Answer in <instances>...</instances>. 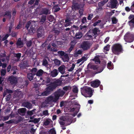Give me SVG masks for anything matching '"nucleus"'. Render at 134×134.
Wrapping results in <instances>:
<instances>
[{
  "mask_svg": "<svg viewBox=\"0 0 134 134\" xmlns=\"http://www.w3.org/2000/svg\"><path fill=\"white\" fill-rule=\"evenodd\" d=\"M65 93V91L59 89L55 92L54 93L48 97L47 100H58L60 97L63 96Z\"/></svg>",
  "mask_w": 134,
  "mask_h": 134,
  "instance_id": "f257e3e1",
  "label": "nucleus"
},
{
  "mask_svg": "<svg viewBox=\"0 0 134 134\" xmlns=\"http://www.w3.org/2000/svg\"><path fill=\"white\" fill-rule=\"evenodd\" d=\"M82 94L86 97H91L93 94V90L91 88L83 87L81 88Z\"/></svg>",
  "mask_w": 134,
  "mask_h": 134,
  "instance_id": "f03ea898",
  "label": "nucleus"
},
{
  "mask_svg": "<svg viewBox=\"0 0 134 134\" xmlns=\"http://www.w3.org/2000/svg\"><path fill=\"white\" fill-rule=\"evenodd\" d=\"M93 44L92 41H85L81 44V48L84 51H87L90 49Z\"/></svg>",
  "mask_w": 134,
  "mask_h": 134,
  "instance_id": "7ed1b4c3",
  "label": "nucleus"
},
{
  "mask_svg": "<svg viewBox=\"0 0 134 134\" xmlns=\"http://www.w3.org/2000/svg\"><path fill=\"white\" fill-rule=\"evenodd\" d=\"M122 50V46L119 44H114L112 47V52L115 54H119Z\"/></svg>",
  "mask_w": 134,
  "mask_h": 134,
  "instance_id": "20e7f679",
  "label": "nucleus"
},
{
  "mask_svg": "<svg viewBox=\"0 0 134 134\" xmlns=\"http://www.w3.org/2000/svg\"><path fill=\"white\" fill-rule=\"evenodd\" d=\"M46 88V91L42 93V95L43 96H47L50 94L53 91L55 88V86L53 84H50Z\"/></svg>",
  "mask_w": 134,
  "mask_h": 134,
  "instance_id": "39448f33",
  "label": "nucleus"
},
{
  "mask_svg": "<svg viewBox=\"0 0 134 134\" xmlns=\"http://www.w3.org/2000/svg\"><path fill=\"white\" fill-rule=\"evenodd\" d=\"M124 38L127 42H132L134 40V35L130 32H127L124 36Z\"/></svg>",
  "mask_w": 134,
  "mask_h": 134,
  "instance_id": "423d86ee",
  "label": "nucleus"
},
{
  "mask_svg": "<svg viewBox=\"0 0 134 134\" xmlns=\"http://www.w3.org/2000/svg\"><path fill=\"white\" fill-rule=\"evenodd\" d=\"M37 35L38 38L42 37L44 35V30L43 27L40 26L38 28L37 31Z\"/></svg>",
  "mask_w": 134,
  "mask_h": 134,
  "instance_id": "0eeeda50",
  "label": "nucleus"
},
{
  "mask_svg": "<svg viewBox=\"0 0 134 134\" xmlns=\"http://www.w3.org/2000/svg\"><path fill=\"white\" fill-rule=\"evenodd\" d=\"M70 106L73 107V108H70V111L71 112H73L76 109L79 110L80 108V105L77 103H72Z\"/></svg>",
  "mask_w": 134,
  "mask_h": 134,
  "instance_id": "6e6552de",
  "label": "nucleus"
},
{
  "mask_svg": "<svg viewBox=\"0 0 134 134\" xmlns=\"http://www.w3.org/2000/svg\"><path fill=\"white\" fill-rule=\"evenodd\" d=\"M72 9L73 11L75 10L80 8V5L77 1L73 0L72 2Z\"/></svg>",
  "mask_w": 134,
  "mask_h": 134,
  "instance_id": "1a4fd4ad",
  "label": "nucleus"
},
{
  "mask_svg": "<svg viewBox=\"0 0 134 134\" xmlns=\"http://www.w3.org/2000/svg\"><path fill=\"white\" fill-rule=\"evenodd\" d=\"M128 18L129 20H131L128 22L129 25L132 28L134 27V15H131Z\"/></svg>",
  "mask_w": 134,
  "mask_h": 134,
  "instance_id": "9d476101",
  "label": "nucleus"
},
{
  "mask_svg": "<svg viewBox=\"0 0 134 134\" xmlns=\"http://www.w3.org/2000/svg\"><path fill=\"white\" fill-rule=\"evenodd\" d=\"M8 80L12 84H15L17 82V78L13 76H11L8 78Z\"/></svg>",
  "mask_w": 134,
  "mask_h": 134,
  "instance_id": "9b49d317",
  "label": "nucleus"
},
{
  "mask_svg": "<svg viewBox=\"0 0 134 134\" xmlns=\"http://www.w3.org/2000/svg\"><path fill=\"white\" fill-rule=\"evenodd\" d=\"M100 82L98 80H96L94 81H93L91 82V85L93 87H98L100 84Z\"/></svg>",
  "mask_w": 134,
  "mask_h": 134,
  "instance_id": "f8f14e48",
  "label": "nucleus"
},
{
  "mask_svg": "<svg viewBox=\"0 0 134 134\" xmlns=\"http://www.w3.org/2000/svg\"><path fill=\"white\" fill-rule=\"evenodd\" d=\"M66 66L62 65L60 66L58 68L59 72L62 74H64L65 72Z\"/></svg>",
  "mask_w": 134,
  "mask_h": 134,
  "instance_id": "ddd939ff",
  "label": "nucleus"
},
{
  "mask_svg": "<svg viewBox=\"0 0 134 134\" xmlns=\"http://www.w3.org/2000/svg\"><path fill=\"white\" fill-rule=\"evenodd\" d=\"M118 2L117 0H111L110 3V7L111 8H116L118 4Z\"/></svg>",
  "mask_w": 134,
  "mask_h": 134,
  "instance_id": "4468645a",
  "label": "nucleus"
},
{
  "mask_svg": "<svg viewBox=\"0 0 134 134\" xmlns=\"http://www.w3.org/2000/svg\"><path fill=\"white\" fill-rule=\"evenodd\" d=\"M28 63L27 61H24L22 62L19 65L20 68L22 69H23L25 68L28 67Z\"/></svg>",
  "mask_w": 134,
  "mask_h": 134,
  "instance_id": "2eb2a0df",
  "label": "nucleus"
},
{
  "mask_svg": "<svg viewBox=\"0 0 134 134\" xmlns=\"http://www.w3.org/2000/svg\"><path fill=\"white\" fill-rule=\"evenodd\" d=\"M22 105L23 107H26L29 109H31L32 108V104L28 102H25L23 103L22 104Z\"/></svg>",
  "mask_w": 134,
  "mask_h": 134,
  "instance_id": "dca6fc26",
  "label": "nucleus"
},
{
  "mask_svg": "<svg viewBox=\"0 0 134 134\" xmlns=\"http://www.w3.org/2000/svg\"><path fill=\"white\" fill-rule=\"evenodd\" d=\"M61 81L59 79L55 80L53 79L52 84L55 86L56 88L58 86L61 85Z\"/></svg>",
  "mask_w": 134,
  "mask_h": 134,
  "instance_id": "f3484780",
  "label": "nucleus"
},
{
  "mask_svg": "<svg viewBox=\"0 0 134 134\" xmlns=\"http://www.w3.org/2000/svg\"><path fill=\"white\" fill-rule=\"evenodd\" d=\"M88 69H92L94 70H97L98 67L97 65H93L92 63H90L87 65Z\"/></svg>",
  "mask_w": 134,
  "mask_h": 134,
  "instance_id": "a211bd4d",
  "label": "nucleus"
},
{
  "mask_svg": "<svg viewBox=\"0 0 134 134\" xmlns=\"http://www.w3.org/2000/svg\"><path fill=\"white\" fill-rule=\"evenodd\" d=\"M60 120L59 121V123L61 125H65L66 122L67 121V120L65 118L61 117L59 119Z\"/></svg>",
  "mask_w": 134,
  "mask_h": 134,
  "instance_id": "6ab92c4d",
  "label": "nucleus"
},
{
  "mask_svg": "<svg viewBox=\"0 0 134 134\" xmlns=\"http://www.w3.org/2000/svg\"><path fill=\"white\" fill-rule=\"evenodd\" d=\"M60 57L64 62H68L69 60V58L68 54L66 53L63 56Z\"/></svg>",
  "mask_w": 134,
  "mask_h": 134,
  "instance_id": "aec40b11",
  "label": "nucleus"
},
{
  "mask_svg": "<svg viewBox=\"0 0 134 134\" xmlns=\"http://www.w3.org/2000/svg\"><path fill=\"white\" fill-rule=\"evenodd\" d=\"M58 72L57 69H54L51 71V76L53 77L56 76L58 74Z\"/></svg>",
  "mask_w": 134,
  "mask_h": 134,
  "instance_id": "412c9836",
  "label": "nucleus"
},
{
  "mask_svg": "<svg viewBox=\"0 0 134 134\" xmlns=\"http://www.w3.org/2000/svg\"><path fill=\"white\" fill-rule=\"evenodd\" d=\"M27 77L30 81L32 80H35L36 79V77L34 76H33V75L30 72L27 74Z\"/></svg>",
  "mask_w": 134,
  "mask_h": 134,
  "instance_id": "4be33fe9",
  "label": "nucleus"
},
{
  "mask_svg": "<svg viewBox=\"0 0 134 134\" xmlns=\"http://www.w3.org/2000/svg\"><path fill=\"white\" fill-rule=\"evenodd\" d=\"M26 53L28 56L31 57L34 60L36 59V57H33L35 53H34L33 51L30 50L28 52H27Z\"/></svg>",
  "mask_w": 134,
  "mask_h": 134,
  "instance_id": "5701e85b",
  "label": "nucleus"
},
{
  "mask_svg": "<svg viewBox=\"0 0 134 134\" xmlns=\"http://www.w3.org/2000/svg\"><path fill=\"white\" fill-rule=\"evenodd\" d=\"M53 79H51L49 77L46 78L44 80L46 84H48V85L52 84Z\"/></svg>",
  "mask_w": 134,
  "mask_h": 134,
  "instance_id": "b1692460",
  "label": "nucleus"
},
{
  "mask_svg": "<svg viewBox=\"0 0 134 134\" xmlns=\"http://www.w3.org/2000/svg\"><path fill=\"white\" fill-rule=\"evenodd\" d=\"M26 111V109L25 108H21L18 110V113L19 114L23 115L25 114Z\"/></svg>",
  "mask_w": 134,
  "mask_h": 134,
  "instance_id": "393cba45",
  "label": "nucleus"
},
{
  "mask_svg": "<svg viewBox=\"0 0 134 134\" xmlns=\"http://www.w3.org/2000/svg\"><path fill=\"white\" fill-rule=\"evenodd\" d=\"M52 121L51 119L48 118L45 120L43 123V124L44 125L47 126L48 125L51 123H52Z\"/></svg>",
  "mask_w": 134,
  "mask_h": 134,
  "instance_id": "a878e982",
  "label": "nucleus"
},
{
  "mask_svg": "<svg viewBox=\"0 0 134 134\" xmlns=\"http://www.w3.org/2000/svg\"><path fill=\"white\" fill-rule=\"evenodd\" d=\"M13 92V91L11 90L10 89H6L3 93V98H4L5 96L6 95L7 93H11Z\"/></svg>",
  "mask_w": 134,
  "mask_h": 134,
  "instance_id": "bb28decb",
  "label": "nucleus"
},
{
  "mask_svg": "<svg viewBox=\"0 0 134 134\" xmlns=\"http://www.w3.org/2000/svg\"><path fill=\"white\" fill-rule=\"evenodd\" d=\"M46 20V16L45 15H43L41 17L39 23L41 24L44 23Z\"/></svg>",
  "mask_w": 134,
  "mask_h": 134,
  "instance_id": "cd10ccee",
  "label": "nucleus"
},
{
  "mask_svg": "<svg viewBox=\"0 0 134 134\" xmlns=\"http://www.w3.org/2000/svg\"><path fill=\"white\" fill-rule=\"evenodd\" d=\"M99 55H96V56L94 58L92 59V60L95 62V63L96 64H98V63H99L100 62V61L99 60Z\"/></svg>",
  "mask_w": 134,
  "mask_h": 134,
  "instance_id": "c85d7f7f",
  "label": "nucleus"
},
{
  "mask_svg": "<svg viewBox=\"0 0 134 134\" xmlns=\"http://www.w3.org/2000/svg\"><path fill=\"white\" fill-rule=\"evenodd\" d=\"M82 36V33L80 32H79L76 33L75 37L77 39H80L81 38Z\"/></svg>",
  "mask_w": 134,
  "mask_h": 134,
  "instance_id": "c756f323",
  "label": "nucleus"
},
{
  "mask_svg": "<svg viewBox=\"0 0 134 134\" xmlns=\"http://www.w3.org/2000/svg\"><path fill=\"white\" fill-rule=\"evenodd\" d=\"M53 61L56 66H58L60 64V61L57 59H55L53 60Z\"/></svg>",
  "mask_w": 134,
  "mask_h": 134,
  "instance_id": "7c9ffc66",
  "label": "nucleus"
},
{
  "mask_svg": "<svg viewBox=\"0 0 134 134\" xmlns=\"http://www.w3.org/2000/svg\"><path fill=\"white\" fill-rule=\"evenodd\" d=\"M37 69L36 68H33L30 71V72L35 76V75L37 73Z\"/></svg>",
  "mask_w": 134,
  "mask_h": 134,
  "instance_id": "2f4dec72",
  "label": "nucleus"
},
{
  "mask_svg": "<svg viewBox=\"0 0 134 134\" xmlns=\"http://www.w3.org/2000/svg\"><path fill=\"white\" fill-rule=\"evenodd\" d=\"M43 72H44L43 70L41 69H40L37 72L36 75L37 76H41L42 75Z\"/></svg>",
  "mask_w": 134,
  "mask_h": 134,
  "instance_id": "473e14b6",
  "label": "nucleus"
},
{
  "mask_svg": "<svg viewBox=\"0 0 134 134\" xmlns=\"http://www.w3.org/2000/svg\"><path fill=\"white\" fill-rule=\"evenodd\" d=\"M75 44L74 42L72 41L70 43V46L69 49V51L71 52L74 47Z\"/></svg>",
  "mask_w": 134,
  "mask_h": 134,
  "instance_id": "72a5a7b5",
  "label": "nucleus"
},
{
  "mask_svg": "<svg viewBox=\"0 0 134 134\" xmlns=\"http://www.w3.org/2000/svg\"><path fill=\"white\" fill-rule=\"evenodd\" d=\"M82 51L80 50H79L77 51H75L74 55L75 57H77L78 56V55L81 54L82 53Z\"/></svg>",
  "mask_w": 134,
  "mask_h": 134,
  "instance_id": "f704fd0d",
  "label": "nucleus"
},
{
  "mask_svg": "<svg viewBox=\"0 0 134 134\" xmlns=\"http://www.w3.org/2000/svg\"><path fill=\"white\" fill-rule=\"evenodd\" d=\"M29 33L30 34H32L35 32V30L34 27L32 26H31L30 28V29H29Z\"/></svg>",
  "mask_w": 134,
  "mask_h": 134,
  "instance_id": "c9c22d12",
  "label": "nucleus"
},
{
  "mask_svg": "<svg viewBox=\"0 0 134 134\" xmlns=\"http://www.w3.org/2000/svg\"><path fill=\"white\" fill-rule=\"evenodd\" d=\"M5 15L7 16L8 17L9 19H10L11 18L12 16L11 15V12L9 11L5 12L4 16H5Z\"/></svg>",
  "mask_w": 134,
  "mask_h": 134,
  "instance_id": "e433bc0d",
  "label": "nucleus"
},
{
  "mask_svg": "<svg viewBox=\"0 0 134 134\" xmlns=\"http://www.w3.org/2000/svg\"><path fill=\"white\" fill-rule=\"evenodd\" d=\"M98 30V29L96 27L93 29L92 31L94 35H96L97 34V33Z\"/></svg>",
  "mask_w": 134,
  "mask_h": 134,
  "instance_id": "4c0bfd02",
  "label": "nucleus"
},
{
  "mask_svg": "<svg viewBox=\"0 0 134 134\" xmlns=\"http://www.w3.org/2000/svg\"><path fill=\"white\" fill-rule=\"evenodd\" d=\"M18 120H14L15 122L16 123H18L19 122H21L22 120V117L20 116H19L18 117Z\"/></svg>",
  "mask_w": 134,
  "mask_h": 134,
  "instance_id": "58836bf2",
  "label": "nucleus"
},
{
  "mask_svg": "<svg viewBox=\"0 0 134 134\" xmlns=\"http://www.w3.org/2000/svg\"><path fill=\"white\" fill-rule=\"evenodd\" d=\"M58 7V5H56L53 8L54 9V12H57L60 10V8L59 7Z\"/></svg>",
  "mask_w": 134,
  "mask_h": 134,
  "instance_id": "ea45409f",
  "label": "nucleus"
},
{
  "mask_svg": "<svg viewBox=\"0 0 134 134\" xmlns=\"http://www.w3.org/2000/svg\"><path fill=\"white\" fill-rule=\"evenodd\" d=\"M49 10L47 9L44 8L43 9L42 11V13L46 15H47L48 13Z\"/></svg>",
  "mask_w": 134,
  "mask_h": 134,
  "instance_id": "a19ab883",
  "label": "nucleus"
},
{
  "mask_svg": "<svg viewBox=\"0 0 134 134\" xmlns=\"http://www.w3.org/2000/svg\"><path fill=\"white\" fill-rule=\"evenodd\" d=\"M58 53L60 56V57L63 56L66 54L64 51H58Z\"/></svg>",
  "mask_w": 134,
  "mask_h": 134,
  "instance_id": "79ce46f5",
  "label": "nucleus"
},
{
  "mask_svg": "<svg viewBox=\"0 0 134 134\" xmlns=\"http://www.w3.org/2000/svg\"><path fill=\"white\" fill-rule=\"evenodd\" d=\"M71 89V87H70L69 86H65L63 88V89L64 90L63 91H65V92L68 90H70Z\"/></svg>",
  "mask_w": 134,
  "mask_h": 134,
  "instance_id": "37998d69",
  "label": "nucleus"
},
{
  "mask_svg": "<svg viewBox=\"0 0 134 134\" xmlns=\"http://www.w3.org/2000/svg\"><path fill=\"white\" fill-rule=\"evenodd\" d=\"M1 76H4L6 73V70L5 69H2L1 70Z\"/></svg>",
  "mask_w": 134,
  "mask_h": 134,
  "instance_id": "c03bdc74",
  "label": "nucleus"
},
{
  "mask_svg": "<svg viewBox=\"0 0 134 134\" xmlns=\"http://www.w3.org/2000/svg\"><path fill=\"white\" fill-rule=\"evenodd\" d=\"M23 43L21 41V39L19 38L16 43V44L18 46H20L23 45Z\"/></svg>",
  "mask_w": 134,
  "mask_h": 134,
  "instance_id": "a18cd8bd",
  "label": "nucleus"
},
{
  "mask_svg": "<svg viewBox=\"0 0 134 134\" xmlns=\"http://www.w3.org/2000/svg\"><path fill=\"white\" fill-rule=\"evenodd\" d=\"M11 98V95L9 94L7 95L6 96H5L4 98H5V99H6V100H9Z\"/></svg>",
  "mask_w": 134,
  "mask_h": 134,
  "instance_id": "49530a36",
  "label": "nucleus"
},
{
  "mask_svg": "<svg viewBox=\"0 0 134 134\" xmlns=\"http://www.w3.org/2000/svg\"><path fill=\"white\" fill-rule=\"evenodd\" d=\"M48 134H56V132L54 129H51L48 131Z\"/></svg>",
  "mask_w": 134,
  "mask_h": 134,
  "instance_id": "de8ad7c7",
  "label": "nucleus"
},
{
  "mask_svg": "<svg viewBox=\"0 0 134 134\" xmlns=\"http://www.w3.org/2000/svg\"><path fill=\"white\" fill-rule=\"evenodd\" d=\"M112 21L113 24H115L118 21V20L115 17H113L112 18Z\"/></svg>",
  "mask_w": 134,
  "mask_h": 134,
  "instance_id": "09e8293b",
  "label": "nucleus"
},
{
  "mask_svg": "<svg viewBox=\"0 0 134 134\" xmlns=\"http://www.w3.org/2000/svg\"><path fill=\"white\" fill-rule=\"evenodd\" d=\"M72 91L74 93H77L78 92V90L77 87L75 86L72 89Z\"/></svg>",
  "mask_w": 134,
  "mask_h": 134,
  "instance_id": "8fccbe9b",
  "label": "nucleus"
},
{
  "mask_svg": "<svg viewBox=\"0 0 134 134\" xmlns=\"http://www.w3.org/2000/svg\"><path fill=\"white\" fill-rule=\"evenodd\" d=\"M85 38L87 40H89L92 37V35H89L87 34H86L85 35Z\"/></svg>",
  "mask_w": 134,
  "mask_h": 134,
  "instance_id": "3c124183",
  "label": "nucleus"
},
{
  "mask_svg": "<svg viewBox=\"0 0 134 134\" xmlns=\"http://www.w3.org/2000/svg\"><path fill=\"white\" fill-rule=\"evenodd\" d=\"M15 122L14 120H10L8 121L5 122V123L7 124H11L13 123H14L15 122Z\"/></svg>",
  "mask_w": 134,
  "mask_h": 134,
  "instance_id": "603ef678",
  "label": "nucleus"
},
{
  "mask_svg": "<svg viewBox=\"0 0 134 134\" xmlns=\"http://www.w3.org/2000/svg\"><path fill=\"white\" fill-rule=\"evenodd\" d=\"M105 3V2L103 1L100 2L99 3H98V5L99 7H101L103 6Z\"/></svg>",
  "mask_w": 134,
  "mask_h": 134,
  "instance_id": "864d4df0",
  "label": "nucleus"
},
{
  "mask_svg": "<svg viewBox=\"0 0 134 134\" xmlns=\"http://www.w3.org/2000/svg\"><path fill=\"white\" fill-rule=\"evenodd\" d=\"M26 44L28 47H30L31 45L32 41H27Z\"/></svg>",
  "mask_w": 134,
  "mask_h": 134,
  "instance_id": "5fc2aeb1",
  "label": "nucleus"
},
{
  "mask_svg": "<svg viewBox=\"0 0 134 134\" xmlns=\"http://www.w3.org/2000/svg\"><path fill=\"white\" fill-rule=\"evenodd\" d=\"M75 66V64H73L71 67L70 69L68 70V71H72L74 69Z\"/></svg>",
  "mask_w": 134,
  "mask_h": 134,
  "instance_id": "6e6d98bb",
  "label": "nucleus"
},
{
  "mask_svg": "<svg viewBox=\"0 0 134 134\" xmlns=\"http://www.w3.org/2000/svg\"><path fill=\"white\" fill-rule=\"evenodd\" d=\"M31 24V22L30 21H29L28 22L25 26V27L27 29H28L29 27L30 26Z\"/></svg>",
  "mask_w": 134,
  "mask_h": 134,
  "instance_id": "4d7b16f0",
  "label": "nucleus"
},
{
  "mask_svg": "<svg viewBox=\"0 0 134 134\" xmlns=\"http://www.w3.org/2000/svg\"><path fill=\"white\" fill-rule=\"evenodd\" d=\"M107 67L109 69H111L112 68L111 65V62H110L108 63L107 64Z\"/></svg>",
  "mask_w": 134,
  "mask_h": 134,
  "instance_id": "13d9d810",
  "label": "nucleus"
},
{
  "mask_svg": "<svg viewBox=\"0 0 134 134\" xmlns=\"http://www.w3.org/2000/svg\"><path fill=\"white\" fill-rule=\"evenodd\" d=\"M66 102L64 101H61L60 104V106L61 107L65 106Z\"/></svg>",
  "mask_w": 134,
  "mask_h": 134,
  "instance_id": "bf43d9fd",
  "label": "nucleus"
},
{
  "mask_svg": "<svg viewBox=\"0 0 134 134\" xmlns=\"http://www.w3.org/2000/svg\"><path fill=\"white\" fill-rule=\"evenodd\" d=\"M71 20V19L69 17H67L66 18V19L65 20V23H69L71 22H70Z\"/></svg>",
  "mask_w": 134,
  "mask_h": 134,
  "instance_id": "052dcab7",
  "label": "nucleus"
},
{
  "mask_svg": "<svg viewBox=\"0 0 134 134\" xmlns=\"http://www.w3.org/2000/svg\"><path fill=\"white\" fill-rule=\"evenodd\" d=\"M48 62L47 60L46 59H44L43 60V64L44 65H47L48 64Z\"/></svg>",
  "mask_w": 134,
  "mask_h": 134,
  "instance_id": "680f3d73",
  "label": "nucleus"
},
{
  "mask_svg": "<svg viewBox=\"0 0 134 134\" xmlns=\"http://www.w3.org/2000/svg\"><path fill=\"white\" fill-rule=\"evenodd\" d=\"M109 47L110 45L108 44L104 47V49L106 51H108L109 50Z\"/></svg>",
  "mask_w": 134,
  "mask_h": 134,
  "instance_id": "e2e57ef3",
  "label": "nucleus"
},
{
  "mask_svg": "<svg viewBox=\"0 0 134 134\" xmlns=\"http://www.w3.org/2000/svg\"><path fill=\"white\" fill-rule=\"evenodd\" d=\"M101 22V20H98V21H96L93 24L94 26H96L98 23H100Z\"/></svg>",
  "mask_w": 134,
  "mask_h": 134,
  "instance_id": "0e129e2a",
  "label": "nucleus"
},
{
  "mask_svg": "<svg viewBox=\"0 0 134 134\" xmlns=\"http://www.w3.org/2000/svg\"><path fill=\"white\" fill-rule=\"evenodd\" d=\"M54 33L56 35H58L60 32V31L59 30H55L54 31Z\"/></svg>",
  "mask_w": 134,
  "mask_h": 134,
  "instance_id": "69168bd1",
  "label": "nucleus"
},
{
  "mask_svg": "<svg viewBox=\"0 0 134 134\" xmlns=\"http://www.w3.org/2000/svg\"><path fill=\"white\" fill-rule=\"evenodd\" d=\"M9 118V116H4L3 118V121H5L8 120Z\"/></svg>",
  "mask_w": 134,
  "mask_h": 134,
  "instance_id": "338daca9",
  "label": "nucleus"
},
{
  "mask_svg": "<svg viewBox=\"0 0 134 134\" xmlns=\"http://www.w3.org/2000/svg\"><path fill=\"white\" fill-rule=\"evenodd\" d=\"M27 114L28 115L31 116L33 114V113L31 111H28L27 112Z\"/></svg>",
  "mask_w": 134,
  "mask_h": 134,
  "instance_id": "774afa93",
  "label": "nucleus"
}]
</instances>
